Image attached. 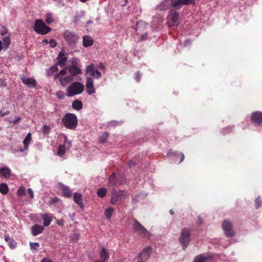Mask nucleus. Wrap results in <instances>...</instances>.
Here are the masks:
<instances>
[{
    "instance_id": "1",
    "label": "nucleus",
    "mask_w": 262,
    "mask_h": 262,
    "mask_svg": "<svg viewBox=\"0 0 262 262\" xmlns=\"http://www.w3.org/2000/svg\"><path fill=\"white\" fill-rule=\"evenodd\" d=\"M62 122L64 126L70 129H74L78 124L77 116L73 113H67L62 118Z\"/></svg>"
},
{
    "instance_id": "2",
    "label": "nucleus",
    "mask_w": 262,
    "mask_h": 262,
    "mask_svg": "<svg viewBox=\"0 0 262 262\" xmlns=\"http://www.w3.org/2000/svg\"><path fill=\"white\" fill-rule=\"evenodd\" d=\"M84 85L79 82H74L67 88L66 95L72 97L81 94L84 91Z\"/></svg>"
},
{
    "instance_id": "3",
    "label": "nucleus",
    "mask_w": 262,
    "mask_h": 262,
    "mask_svg": "<svg viewBox=\"0 0 262 262\" xmlns=\"http://www.w3.org/2000/svg\"><path fill=\"white\" fill-rule=\"evenodd\" d=\"M34 30L38 34L45 35L50 32L51 28L46 26L41 19H37L35 21Z\"/></svg>"
},
{
    "instance_id": "4",
    "label": "nucleus",
    "mask_w": 262,
    "mask_h": 262,
    "mask_svg": "<svg viewBox=\"0 0 262 262\" xmlns=\"http://www.w3.org/2000/svg\"><path fill=\"white\" fill-rule=\"evenodd\" d=\"M190 230L188 228H183L181 233V236L179 237V242L182 244L183 250H185L188 245L190 239Z\"/></svg>"
},
{
    "instance_id": "5",
    "label": "nucleus",
    "mask_w": 262,
    "mask_h": 262,
    "mask_svg": "<svg viewBox=\"0 0 262 262\" xmlns=\"http://www.w3.org/2000/svg\"><path fill=\"white\" fill-rule=\"evenodd\" d=\"M63 37L69 45H76L78 41L79 37L74 32L66 30Z\"/></svg>"
},
{
    "instance_id": "6",
    "label": "nucleus",
    "mask_w": 262,
    "mask_h": 262,
    "mask_svg": "<svg viewBox=\"0 0 262 262\" xmlns=\"http://www.w3.org/2000/svg\"><path fill=\"white\" fill-rule=\"evenodd\" d=\"M133 228L135 232L145 237H148L150 235V233L136 220H134Z\"/></svg>"
},
{
    "instance_id": "7",
    "label": "nucleus",
    "mask_w": 262,
    "mask_h": 262,
    "mask_svg": "<svg viewBox=\"0 0 262 262\" xmlns=\"http://www.w3.org/2000/svg\"><path fill=\"white\" fill-rule=\"evenodd\" d=\"M222 227L226 236L232 237L234 236L235 233L233 230V226L230 221L225 220L222 224Z\"/></svg>"
},
{
    "instance_id": "8",
    "label": "nucleus",
    "mask_w": 262,
    "mask_h": 262,
    "mask_svg": "<svg viewBox=\"0 0 262 262\" xmlns=\"http://www.w3.org/2000/svg\"><path fill=\"white\" fill-rule=\"evenodd\" d=\"M176 0H164L156 7L157 10L162 11L167 10L170 6H171L174 9H177V6H174Z\"/></svg>"
},
{
    "instance_id": "9",
    "label": "nucleus",
    "mask_w": 262,
    "mask_h": 262,
    "mask_svg": "<svg viewBox=\"0 0 262 262\" xmlns=\"http://www.w3.org/2000/svg\"><path fill=\"white\" fill-rule=\"evenodd\" d=\"M179 13L174 9L171 10L169 12V19L170 26H178L179 25Z\"/></svg>"
},
{
    "instance_id": "10",
    "label": "nucleus",
    "mask_w": 262,
    "mask_h": 262,
    "mask_svg": "<svg viewBox=\"0 0 262 262\" xmlns=\"http://www.w3.org/2000/svg\"><path fill=\"white\" fill-rule=\"evenodd\" d=\"M95 68L96 67L94 64H90L86 67L85 73L89 74L91 77H95L96 76L97 79H99L101 77V74Z\"/></svg>"
},
{
    "instance_id": "11",
    "label": "nucleus",
    "mask_w": 262,
    "mask_h": 262,
    "mask_svg": "<svg viewBox=\"0 0 262 262\" xmlns=\"http://www.w3.org/2000/svg\"><path fill=\"white\" fill-rule=\"evenodd\" d=\"M152 248L150 246H147L144 248L143 251L139 253L138 260H141L146 262L150 255Z\"/></svg>"
},
{
    "instance_id": "12",
    "label": "nucleus",
    "mask_w": 262,
    "mask_h": 262,
    "mask_svg": "<svg viewBox=\"0 0 262 262\" xmlns=\"http://www.w3.org/2000/svg\"><path fill=\"white\" fill-rule=\"evenodd\" d=\"M124 196V193L122 191H116L113 193L111 203L113 205H116L120 203Z\"/></svg>"
},
{
    "instance_id": "13",
    "label": "nucleus",
    "mask_w": 262,
    "mask_h": 262,
    "mask_svg": "<svg viewBox=\"0 0 262 262\" xmlns=\"http://www.w3.org/2000/svg\"><path fill=\"white\" fill-rule=\"evenodd\" d=\"M251 120L255 125H259L262 123V112H253L251 114Z\"/></svg>"
},
{
    "instance_id": "14",
    "label": "nucleus",
    "mask_w": 262,
    "mask_h": 262,
    "mask_svg": "<svg viewBox=\"0 0 262 262\" xmlns=\"http://www.w3.org/2000/svg\"><path fill=\"white\" fill-rule=\"evenodd\" d=\"M94 82L92 78L88 77L86 82V91L88 94L91 95L95 93V89L94 86Z\"/></svg>"
},
{
    "instance_id": "15",
    "label": "nucleus",
    "mask_w": 262,
    "mask_h": 262,
    "mask_svg": "<svg viewBox=\"0 0 262 262\" xmlns=\"http://www.w3.org/2000/svg\"><path fill=\"white\" fill-rule=\"evenodd\" d=\"M21 80L24 84L29 88H33L36 85V80L32 78H26L25 76H21Z\"/></svg>"
},
{
    "instance_id": "16",
    "label": "nucleus",
    "mask_w": 262,
    "mask_h": 262,
    "mask_svg": "<svg viewBox=\"0 0 262 262\" xmlns=\"http://www.w3.org/2000/svg\"><path fill=\"white\" fill-rule=\"evenodd\" d=\"M110 257L109 252L105 248L101 249L100 252V260H97L94 262H106V260Z\"/></svg>"
},
{
    "instance_id": "17",
    "label": "nucleus",
    "mask_w": 262,
    "mask_h": 262,
    "mask_svg": "<svg viewBox=\"0 0 262 262\" xmlns=\"http://www.w3.org/2000/svg\"><path fill=\"white\" fill-rule=\"evenodd\" d=\"M195 0H176L174 6H177V9H179L183 5H189L194 4Z\"/></svg>"
},
{
    "instance_id": "18",
    "label": "nucleus",
    "mask_w": 262,
    "mask_h": 262,
    "mask_svg": "<svg viewBox=\"0 0 262 262\" xmlns=\"http://www.w3.org/2000/svg\"><path fill=\"white\" fill-rule=\"evenodd\" d=\"M58 61L56 62L57 65H59L61 67L66 65V62L67 60V57L65 56V54L63 52H60L57 56Z\"/></svg>"
},
{
    "instance_id": "19",
    "label": "nucleus",
    "mask_w": 262,
    "mask_h": 262,
    "mask_svg": "<svg viewBox=\"0 0 262 262\" xmlns=\"http://www.w3.org/2000/svg\"><path fill=\"white\" fill-rule=\"evenodd\" d=\"M44 229L43 226L38 224H35L32 227L31 233L33 236H36L42 232Z\"/></svg>"
},
{
    "instance_id": "20",
    "label": "nucleus",
    "mask_w": 262,
    "mask_h": 262,
    "mask_svg": "<svg viewBox=\"0 0 262 262\" xmlns=\"http://www.w3.org/2000/svg\"><path fill=\"white\" fill-rule=\"evenodd\" d=\"M68 70L73 77L75 76L79 75L81 73V69L77 66H70L67 67Z\"/></svg>"
},
{
    "instance_id": "21",
    "label": "nucleus",
    "mask_w": 262,
    "mask_h": 262,
    "mask_svg": "<svg viewBox=\"0 0 262 262\" xmlns=\"http://www.w3.org/2000/svg\"><path fill=\"white\" fill-rule=\"evenodd\" d=\"M60 189L62 190V194L66 198H70L72 196V191L70 188L63 184H60Z\"/></svg>"
},
{
    "instance_id": "22",
    "label": "nucleus",
    "mask_w": 262,
    "mask_h": 262,
    "mask_svg": "<svg viewBox=\"0 0 262 262\" xmlns=\"http://www.w3.org/2000/svg\"><path fill=\"white\" fill-rule=\"evenodd\" d=\"M121 177L119 176V178L117 177V176L115 173H113L109 178V183L114 186L117 185L118 184H120L121 183Z\"/></svg>"
},
{
    "instance_id": "23",
    "label": "nucleus",
    "mask_w": 262,
    "mask_h": 262,
    "mask_svg": "<svg viewBox=\"0 0 262 262\" xmlns=\"http://www.w3.org/2000/svg\"><path fill=\"white\" fill-rule=\"evenodd\" d=\"M94 43V40L92 37L88 35L83 36V46L84 47L91 46Z\"/></svg>"
},
{
    "instance_id": "24",
    "label": "nucleus",
    "mask_w": 262,
    "mask_h": 262,
    "mask_svg": "<svg viewBox=\"0 0 262 262\" xmlns=\"http://www.w3.org/2000/svg\"><path fill=\"white\" fill-rule=\"evenodd\" d=\"M41 216L43 220L44 226H48L52 221L51 214L50 213H45L41 214Z\"/></svg>"
},
{
    "instance_id": "25",
    "label": "nucleus",
    "mask_w": 262,
    "mask_h": 262,
    "mask_svg": "<svg viewBox=\"0 0 262 262\" xmlns=\"http://www.w3.org/2000/svg\"><path fill=\"white\" fill-rule=\"evenodd\" d=\"M212 257L210 255L204 256L201 254L195 256L193 262H206V261L210 260Z\"/></svg>"
},
{
    "instance_id": "26",
    "label": "nucleus",
    "mask_w": 262,
    "mask_h": 262,
    "mask_svg": "<svg viewBox=\"0 0 262 262\" xmlns=\"http://www.w3.org/2000/svg\"><path fill=\"white\" fill-rule=\"evenodd\" d=\"M73 80H74V77L71 75L66 76L64 78H60L59 79L60 83L63 86H65Z\"/></svg>"
},
{
    "instance_id": "27",
    "label": "nucleus",
    "mask_w": 262,
    "mask_h": 262,
    "mask_svg": "<svg viewBox=\"0 0 262 262\" xmlns=\"http://www.w3.org/2000/svg\"><path fill=\"white\" fill-rule=\"evenodd\" d=\"M73 200L81 208H82L83 203L82 201V195L81 194L75 193L73 196Z\"/></svg>"
},
{
    "instance_id": "28",
    "label": "nucleus",
    "mask_w": 262,
    "mask_h": 262,
    "mask_svg": "<svg viewBox=\"0 0 262 262\" xmlns=\"http://www.w3.org/2000/svg\"><path fill=\"white\" fill-rule=\"evenodd\" d=\"M11 170L7 167L0 169V175L5 178H8L10 176Z\"/></svg>"
},
{
    "instance_id": "29",
    "label": "nucleus",
    "mask_w": 262,
    "mask_h": 262,
    "mask_svg": "<svg viewBox=\"0 0 262 262\" xmlns=\"http://www.w3.org/2000/svg\"><path fill=\"white\" fill-rule=\"evenodd\" d=\"M82 103L79 100H74L72 104V107L77 111L80 110L82 108Z\"/></svg>"
},
{
    "instance_id": "30",
    "label": "nucleus",
    "mask_w": 262,
    "mask_h": 262,
    "mask_svg": "<svg viewBox=\"0 0 262 262\" xmlns=\"http://www.w3.org/2000/svg\"><path fill=\"white\" fill-rule=\"evenodd\" d=\"M5 240L8 243V245L11 249H14L15 248V243L10 236L8 235H5Z\"/></svg>"
},
{
    "instance_id": "31",
    "label": "nucleus",
    "mask_w": 262,
    "mask_h": 262,
    "mask_svg": "<svg viewBox=\"0 0 262 262\" xmlns=\"http://www.w3.org/2000/svg\"><path fill=\"white\" fill-rule=\"evenodd\" d=\"M31 139H32V135L30 133H29L27 135L26 138H25V139L23 141V144L24 145L25 149L28 148V147L29 146V143L30 142V141L31 140Z\"/></svg>"
},
{
    "instance_id": "32",
    "label": "nucleus",
    "mask_w": 262,
    "mask_h": 262,
    "mask_svg": "<svg viewBox=\"0 0 262 262\" xmlns=\"http://www.w3.org/2000/svg\"><path fill=\"white\" fill-rule=\"evenodd\" d=\"M56 64L54 66L51 67L48 71L47 75L48 77L52 76L54 73L57 72L58 70V67Z\"/></svg>"
},
{
    "instance_id": "33",
    "label": "nucleus",
    "mask_w": 262,
    "mask_h": 262,
    "mask_svg": "<svg viewBox=\"0 0 262 262\" xmlns=\"http://www.w3.org/2000/svg\"><path fill=\"white\" fill-rule=\"evenodd\" d=\"M114 211V209L112 207H109L105 210L104 214L107 219H111Z\"/></svg>"
},
{
    "instance_id": "34",
    "label": "nucleus",
    "mask_w": 262,
    "mask_h": 262,
    "mask_svg": "<svg viewBox=\"0 0 262 262\" xmlns=\"http://www.w3.org/2000/svg\"><path fill=\"white\" fill-rule=\"evenodd\" d=\"M9 190L8 187L5 183H2L0 184V192L2 194H6L8 193Z\"/></svg>"
},
{
    "instance_id": "35",
    "label": "nucleus",
    "mask_w": 262,
    "mask_h": 262,
    "mask_svg": "<svg viewBox=\"0 0 262 262\" xmlns=\"http://www.w3.org/2000/svg\"><path fill=\"white\" fill-rule=\"evenodd\" d=\"M107 192V190L105 188H100L97 191V194L100 198L104 197Z\"/></svg>"
},
{
    "instance_id": "36",
    "label": "nucleus",
    "mask_w": 262,
    "mask_h": 262,
    "mask_svg": "<svg viewBox=\"0 0 262 262\" xmlns=\"http://www.w3.org/2000/svg\"><path fill=\"white\" fill-rule=\"evenodd\" d=\"M54 19L53 18V15L51 13H47L45 16V21L48 24L50 25L52 23H53Z\"/></svg>"
},
{
    "instance_id": "37",
    "label": "nucleus",
    "mask_w": 262,
    "mask_h": 262,
    "mask_svg": "<svg viewBox=\"0 0 262 262\" xmlns=\"http://www.w3.org/2000/svg\"><path fill=\"white\" fill-rule=\"evenodd\" d=\"M65 146L64 145H60L58 146L57 155L59 156H62L65 154Z\"/></svg>"
},
{
    "instance_id": "38",
    "label": "nucleus",
    "mask_w": 262,
    "mask_h": 262,
    "mask_svg": "<svg viewBox=\"0 0 262 262\" xmlns=\"http://www.w3.org/2000/svg\"><path fill=\"white\" fill-rule=\"evenodd\" d=\"M108 137V134L106 132L104 133L99 138V142L100 143H104Z\"/></svg>"
},
{
    "instance_id": "39",
    "label": "nucleus",
    "mask_w": 262,
    "mask_h": 262,
    "mask_svg": "<svg viewBox=\"0 0 262 262\" xmlns=\"http://www.w3.org/2000/svg\"><path fill=\"white\" fill-rule=\"evenodd\" d=\"M4 47L7 49L10 44V38L8 36H6L3 39Z\"/></svg>"
},
{
    "instance_id": "40",
    "label": "nucleus",
    "mask_w": 262,
    "mask_h": 262,
    "mask_svg": "<svg viewBox=\"0 0 262 262\" xmlns=\"http://www.w3.org/2000/svg\"><path fill=\"white\" fill-rule=\"evenodd\" d=\"M61 203V201L60 200V199L57 197H54V198H51L49 202V205L52 206L55 204L58 203Z\"/></svg>"
},
{
    "instance_id": "41",
    "label": "nucleus",
    "mask_w": 262,
    "mask_h": 262,
    "mask_svg": "<svg viewBox=\"0 0 262 262\" xmlns=\"http://www.w3.org/2000/svg\"><path fill=\"white\" fill-rule=\"evenodd\" d=\"M17 194L19 196H23L26 195V189L24 187H21L17 190Z\"/></svg>"
},
{
    "instance_id": "42",
    "label": "nucleus",
    "mask_w": 262,
    "mask_h": 262,
    "mask_svg": "<svg viewBox=\"0 0 262 262\" xmlns=\"http://www.w3.org/2000/svg\"><path fill=\"white\" fill-rule=\"evenodd\" d=\"M56 95L57 97L60 100H62V99H64V98H65L64 93L63 92H62L61 91H57L56 93Z\"/></svg>"
},
{
    "instance_id": "43",
    "label": "nucleus",
    "mask_w": 262,
    "mask_h": 262,
    "mask_svg": "<svg viewBox=\"0 0 262 262\" xmlns=\"http://www.w3.org/2000/svg\"><path fill=\"white\" fill-rule=\"evenodd\" d=\"M39 244L38 243H30V247L31 249L36 250L37 248L39 247Z\"/></svg>"
},
{
    "instance_id": "44",
    "label": "nucleus",
    "mask_w": 262,
    "mask_h": 262,
    "mask_svg": "<svg viewBox=\"0 0 262 262\" xmlns=\"http://www.w3.org/2000/svg\"><path fill=\"white\" fill-rule=\"evenodd\" d=\"M80 60L77 58H74L71 60V66H77Z\"/></svg>"
},
{
    "instance_id": "45",
    "label": "nucleus",
    "mask_w": 262,
    "mask_h": 262,
    "mask_svg": "<svg viewBox=\"0 0 262 262\" xmlns=\"http://www.w3.org/2000/svg\"><path fill=\"white\" fill-rule=\"evenodd\" d=\"M68 69L67 67L66 68L61 70L58 73H57L56 75L55 76V78H57L59 75H64L66 74V70Z\"/></svg>"
},
{
    "instance_id": "46",
    "label": "nucleus",
    "mask_w": 262,
    "mask_h": 262,
    "mask_svg": "<svg viewBox=\"0 0 262 262\" xmlns=\"http://www.w3.org/2000/svg\"><path fill=\"white\" fill-rule=\"evenodd\" d=\"M49 44H50V46L52 48H54L57 46V43H56V41L53 39H52L50 41Z\"/></svg>"
},
{
    "instance_id": "47",
    "label": "nucleus",
    "mask_w": 262,
    "mask_h": 262,
    "mask_svg": "<svg viewBox=\"0 0 262 262\" xmlns=\"http://www.w3.org/2000/svg\"><path fill=\"white\" fill-rule=\"evenodd\" d=\"M135 78L139 82L141 79V74L139 71L137 72L135 74Z\"/></svg>"
},
{
    "instance_id": "48",
    "label": "nucleus",
    "mask_w": 262,
    "mask_h": 262,
    "mask_svg": "<svg viewBox=\"0 0 262 262\" xmlns=\"http://www.w3.org/2000/svg\"><path fill=\"white\" fill-rule=\"evenodd\" d=\"M28 192L30 196V198L31 199H33L34 198V193H33V191L32 190V189L31 188H29L28 189Z\"/></svg>"
},
{
    "instance_id": "49",
    "label": "nucleus",
    "mask_w": 262,
    "mask_h": 262,
    "mask_svg": "<svg viewBox=\"0 0 262 262\" xmlns=\"http://www.w3.org/2000/svg\"><path fill=\"white\" fill-rule=\"evenodd\" d=\"M10 112L9 111H6V112H3L2 110L0 111V115L1 116H4L9 114Z\"/></svg>"
},
{
    "instance_id": "50",
    "label": "nucleus",
    "mask_w": 262,
    "mask_h": 262,
    "mask_svg": "<svg viewBox=\"0 0 262 262\" xmlns=\"http://www.w3.org/2000/svg\"><path fill=\"white\" fill-rule=\"evenodd\" d=\"M255 204L257 208L260 207L261 204L260 200L259 199H256L255 200Z\"/></svg>"
},
{
    "instance_id": "51",
    "label": "nucleus",
    "mask_w": 262,
    "mask_h": 262,
    "mask_svg": "<svg viewBox=\"0 0 262 262\" xmlns=\"http://www.w3.org/2000/svg\"><path fill=\"white\" fill-rule=\"evenodd\" d=\"M20 119H21V117H18L16 118V119L13 121V123L14 124H16V123H17L18 122H19Z\"/></svg>"
},
{
    "instance_id": "52",
    "label": "nucleus",
    "mask_w": 262,
    "mask_h": 262,
    "mask_svg": "<svg viewBox=\"0 0 262 262\" xmlns=\"http://www.w3.org/2000/svg\"><path fill=\"white\" fill-rule=\"evenodd\" d=\"M98 68L99 69H104V66L103 65V64L102 63H100L98 65Z\"/></svg>"
},
{
    "instance_id": "53",
    "label": "nucleus",
    "mask_w": 262,
    "mask_h": 262,
    "mask_svg": "<svg viewBox=\"0 0 262 262\" xmlns=\"http://www.w3.org/2000/svg\"><path fill=\"white\" fill-rule=\"evenodd\" d=\"M147 39V34H144L141 36V38L140 40H146Z\"/></svg>"
},
{
    "instance_id": "54",
    "label": "nucleus",
    "mask_w": 262,
    "mask_h": 262,
    "mask_svg": "<svg viewBox=\"0 0 262 262\" xmlns=\"http://www.w3.org/2000/svg\"><path fill=\"white\" fill-rule=\"evenodd\" d=\"M180 154H181V160H180V162H182L184 160L185 156H184V154L182 152H180Z\"/></svg>"
},
{
    "instance_id": "55",
    "label": "nucleus",
    "mask_w": 262,
    "mask_h": 262,
    "mask_svg": "<svg viewBox=\"0 0 262 262\" xmlns=\"http://www.w3.org/2000/svg\"><path fill=\"white\" fill-rule=\"evenodd\" d=\"M191 42H190V40H189V39H186L185 41V42H184V45L185 46H186L187 45H189L190 44Z\"/></svg>"
},
{
    "instance_id": "56",
    "label": "nucleus",
    "mask_w": 262,
    "mask_h": 262,
    "mask_svg": "<svg viewBox=\"0 0 262 262\" xmlns=\"http://www.w3.org/2000/svg\"><path fill=\"white\" fill-rule=\"evenodd\" d=\"M57 224L60 226H62V225H63V221H61V220H58Z\"/></svg>"
},
{
    "instance_id": "57",
    "label": "nucleus",
    "mask_w": 262,
    "mask_h": 262,
    "mask_svg": "<svg viewBox=\"0 0 262 262\" xmlns=\"http://www.w3.org/2000/svg\"><path fill=\"white\" fill-rule=\"evenodd\" d=\"M42 42L43 43V44L47 45V44H48V41L47 39H44L42 40Z\"/></svg>"
},
{
    "instance_id": "58",
    "label": "nucleus",
    "mask_w": 262,
    "mask_h": 262,
    "mask_svg": "<svg viewBox=\"0 0 262 262\" xmlns=\"http://www.w3.org/2000/svg\"><path fill=\"white\" fill-rule=\"evenodd\" d=\"M169 213H170V214L171 215H173V214H174V211H173L172 210H171H171H170V211H169Z\"/></svg>"
},
{
    "instance_id": "59",
    "label": "nucleus",
    "mask_w": 262,
    "mask_h": 262,
    "mask_svg": "<svg viewBox=\"0 0 262 262\" xmlns=\"http://www.w3.org/2000/svg\"><path fill=\"white\" fill-rule=\"evenodd\" d=\"M124 5H125L127 4V3H128V0H124Z\"/></svg>"
},
{
    "instance_id": "60",
    "label": "nucleus",
    "mask_w": 262,
    "mask_h": 262,
    "mask_svg": "<svg viewBox=\"0 0 262 262\" xmlns=\"http://www.w3.org/2000/svg\"><path fill=\"white\" fill-rule=\"evenodd\" d=\"M129 164V166H131L132 165H134L135 163H132V161H130V162Z\"/></svg>"
},
{
    "instance_id": "61",
    "label": "nucleus",
    "mask_w": 262,
    "mask_h": 262,
    "mask_svg": "<svg viewBox=\"0 0 262 262\" xmlns=\"http://www.w3.org/2000/svg\"><path fill=\"white\" fill-rule=\"evenodd\" d=\"M64 140H65V142H67L68 139H67V137H65V138H64Z\"/></svg>"
},
{
    "instance_id": "62",
    "label": "nucleus",
    "mask_w": 262,
    "mask_h": 262,
    "mask_svg": "<svg viewBox=\"0 0 262 262\" xmlns=\"http://www.w3.org/2000/svg\"><path fill=\"white\" fill-rule=\"evenodd\" d=\"M43 127H44V128H47V129H48V130L49 129V128H48V127L47 125H45V126H43Z\"/></svg>"
},
{
    "instance_id": "63",
    "label": "nucleus",
    "mask_w": 262,
    "mask_h": 262,
    "mask_svg": "<svg viewBox=\"0 0 262 262\" xmlns=\"http://www.w3.org/2000/svg\"><path fill=\"white\" fill-rule=\"evenodd\" d=\"M92 23V22L91 21H90H90H88L87 22V24H90V23Z\"/></svg>"
},
{
    "instance_id": "64",
    "label": "nucleus",
    "mask_w": 262,
    "mask_h": 262,
    "mask_svg": "<svg viewBox=\"0 0 262 262\" xmlns=\"http://www.w3.org/2000/svg\"><path fill=\"white\" fill-rule=\"evenodd\" d=\"M137 262H145V261H141V260H137Z\"/></svg>"
}]
</instances>
